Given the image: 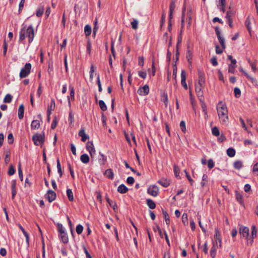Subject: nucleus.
<instances>
[{"instance_id": "nucleus-17", "label": "nucleus", "mask_w": 258, "mask_h": 258, "mask_svg": "<svg viewBox=\"0 0 258 258\" xmlns=\"http://www.w3.org/2000/svg\"><path fill=\"white\" fill-rule=\"evenodd\" d=\"M12 199H14L16 196L17 194L16 190V181L15 180H14L12 181Z\"/></svg>"}, {"instance_id": "nucleus-9", "label": "nucleus", "mask_w": 258, "mask_h": 258, "mask_svg": "<svg viewBox=\"0 0 258 258\" xmlns=\"http://www.w3.org/2000/svg\"><path fill=\"white\" fill-rule=\"evenodd\" d=\"M149 92V87L147 85H145L143 87H140L138 90V93L140 95H147Z\"/></svg>"}, {"instance_id": "nucleus-10", "label": "nucleus", "mask_w": 258, "mask_h": 258, "mask_svg": "<svg viewBox=\"0 0 258 258\" xmlns=\"http://www.w3.org/2000/svg\"><path fill=\"white\" fill-rule=\"evenodd\" d=\"M239 233L241 236L247 238L249 235V228L247 227L241 226L239 228Z\"/></svg>"}, {"instance_id": "nucleus-40", "label": "nucleus", "mask_w": 258, "mask_h": 258, "mask_svg": "<svg viewBox=\"0 0 258 258\" xmlns=\"http://www.w3.org/2000/svg\"><path fill=\"white\" fill-rule=\"evenodd\" d=\"M182 221L184 225L188 224V216L186 213H183L182 216Z\"/></svg>"}, {"instance_id": "nucleus-8", "label": "nucleus", "mask_w": 258, "mask_h": 258, "mask_svg": "<svg viewBox=\"0 0 258 258\" xmlns=\"http://www.w3.org/2000/svg\"><path fill=\"white\" fill-rule=\"evenodd\" d=\"M214 244L219 245V247H221V239L220 237V233L218 229H215V234L214 235Z\"/></svg>"}, {"instance_id": "nucleus-30", "label": "nucleus", "mask_w": 258, "mask_h": 258, "mask_svg": "<svg viewBox=\"0 0 258 258\" xmlns=\"http://www.w3.org/2000/svg\"><path fill=\"white\" fill-rule=\"evenodd\" d=\"M67 195L68 198V199L70 201H74V196L73 193L71 189H68L67 190Z\"/></svg>"}, {"instance_id": "nucleus-2", "label": "nucleus", "mask_w": 258, "mask_h": 258, "mask_svg": "<svg viewBox=\"0 0 258 258\" xmlns=\"http://www.w3.org/2000/svg\"><path fill=\"white\" fill-rule=\"evenodd\" d=\"M34 36V30L32 26H29L28 27H25L22 28L20 32V40H24L26 37L29 39V42H32Z\"/></svg>"}, {"instance_id": "nucleus-1", "label": "nucleus", "mask_w": 258, "mask_h": 258, "mask_svg": "<svg viewBox=\"0 0 258 258\" xmlns=\"http://www.w3.org/2000/svg\"><path fill=\"white\" fill-rule=\"evenodd\" d=\"M218 115L222 124H227L228 122V110L225 104L222 101L218 103L217 106Z\"/></svg>"}, {"instance_id": "nucleus-54", "label": "nucleus", "mask_w": 258, "mask_h": 258, "mask_svg": "<svg viewBox=\"0 0 258 258\" xmlns=\"http://www.w3.org/2000/svg\"><path fill=\"white\" fill-rule=\"evenodd\" d=\"M109 205L114 211L117 209V205L114 201H111L110 202H109Z\"/></svg>"}, {"instance_id": "nucleus-23", "label": "nucleus", "mask_w": 258, "mask_h": 258, "mask_svg": "<svg viewBox=\"0 0 258 258\" xmlns=\"http://www.w3.org/2000/svg\"><path fill=\"white\" fill-rule=\"evenodd\" d=\"M158 182L164 187H168L170 184L169 181L164 178L159 180Z\"/></svg>"}, {"instance_id": "nucleus-26", "label": "nucleus", "mask_w": 258, "mask_h": 258, "mask_svg": "<svg viewBox=\"0 0 258 258\" xmlns=\"http://www.w3.org/2000/svg\"><path fill=\"white\" fill-rule=\"evenodd\" d=\"M44 8L43 6H40L37 11H36V15L37 17H41L44 13Z\"/></svg>"}, {"instance_id": "nucleus-44", "label": "nucleus", "mask_w": 258, "mask_h": 258, "mask_svg": "<svg viewBox=\"0 0 258 258\" xmlns=\"http://www.w3.org/2000/svg\"><path fill=\"white\" fill-rule=\"evenodd\" d=\"M12 99V96L10 94H8L5 96V98L4 99V102L5 103H10L11 102Z\"/></svg>"}, {"instance_id": "nucleus-25", "label": "nucleus", "mask_w": 258, "mask_h": 258, "mask_svg": "<svg viewBox=\"0 0 258 258\" xmlns=\"http://www.w3.org/2000/svg\"><path fill=\"white\" fill-rule=\"evenodd\" d=\"M40 126V124L38 120H34L31 122V127L32 129H38Z\"/></svg>"}, {"instance_id": "nucleus-45", "label": "nucleus", "mask_w": 258, "mask_h": 258, "mask_svg": "<svg viewBox=\"0 0 258 258\" xmlns=\"http://www.w3.org/2000/svg\"><path fill=\"white\" fill-rule=\"evenodd\" d=\"M212 134L216 137L220 135L219 130L217 127H214L212 130Z\"/></svg>"}, {"instance_id": "nucleus-64", "label": "nucleus", "mask_w": 258, "mask_h": 258, "mask_svg": "<svg viewBox=\"0 0 258 258\" xmlns=\"http://www.w3.org/2000/svg\"><path fill=\"white\" fill-rule=\"evenodd\" d=\"M252 171L253 172H257V175H258V162L255 163L253 167Z\"/></svg>"}, {"instance_id": "nucleus-42", "label": "nucleus", "mask_w": 258, "mask_h": 258, "mask_svg": "<svg viewBox=\"0 0 258 258\" xmlns=\"http://www.w3.org/2000/svg\"><path fill=\"white\" fill-rule=\"evenodd\" d=\"M185 7H183L182 12V17H181V29H182L184 27V16H185Z\"/></svg>"}, {"instance_id": "nucleus-32", "label": "nucleus", "mask_w": 258, "mask_h": 258, "mask_svg": "<svg viewBox=\"0 0 258 258\" xmlns=\"http://www.w3.org/2000/svg\"><path fill=\"white\" fill-rule=\"evenodd\" d=\"M84 31L87 36H89L91 33V27L89 25H86L84 28Z\"/></svg>"}, {"instance_id": "nucleus-47", "label": "nucleus", "mask_w": 258, "mask_h": 258, "mask_svg": "<svg viewBox=\"0 0 258 258\" xmlns=\"http://www.w3.org/2000/svg\"><path fill=\"white\" fill-rule=\"evenodd\" d=\"M218 39L219 43L221 45L222 47L223 48V49H225L226 48V44H225V39H224V38H223L222 37H220L219 38H218Z\"/></svg>"}, {"instance_id": "nucleus-34", "label": "nucleus", "mask_w": 258, "mask_h": 258, "mask_svg": "<svg viewBox=\"0 0 258 258\" xmlns=\"http://www.w3.org/2000/svg\"><path fill=\"white\" fill-rule=\"evenodd\" d=\"M139 21L135 19H134L131 22L132 28L134 30H137L138 28Z\"/></svg>"}, {"instance_id": "nucleus-20", "label": "nucleus", "mask_w": 258, "mask_h": 258, "mask_svg": "<svg viewBox=\"0 0 258 258\" xmlns=\"http://www.w3.org/2000/svg\"><path fill=\"white\" fill-rule=\"evenodd\" d=\"M243 166V162L240 160H236L233 163V167L235 169L239 170Z\"/></svg>"}, {"instance_id": "nucleus-36", "label": "nucleus", "mask_w": 258, "mask_h": 258, "mask_svg": "<svg viewBox=\"0 0 258 258\" xmlns=\"http://www.w3.org/2000/svg\"><path fill=\"white\" fill-rule=\"evenodd\" d=\"M162 212H163V214L164 218H165L166 223L167 225H169V223H170V219H169L168 214L167 213V212L166 211H164L163 210H162Z\"/></svg>"}, {"instance_id": "nucleus-27", "label": "nucleus", "mask_w": 258, "mask_h": 258, "mask_svg": "<svg viewBox=\"0 0 258 258\" xmlns=\"http://www.w3.org/2000/svg\"><path fill=\"white\" fill-rule=\"evenodd\" d=\"M59 236L63 243H67L68 242L69 239L66 232L59 234Z\"/></svg>"}, {"instance_id": "nucleus-62", "label": "nucleus", "mask_w": 258, "mask_h": 258, "mask_svg": "<svg viewBox=\"0 0 258 258\" xmlns=\"http://www.w3.org/2000/svg\"><path fill=\"white\" fill-rule=\"evenodd\" d=\"M126 182L129 184H133L135 182L134 178L131 176L128 177L126 179Z\"/></svg>"}, {"instance_id": "nucleus-48", "label": "nucleus", "mask_w": 258, "mask_h": 258, "mask_svg": "<svg viewBox=\"0 0 258 258\" xmlns=\"http://www.w3.org/2000/svg\"><path fill=\"white\" fill-rule=\"evenodd\" d=\"M208 176L206 174H204L202 177V181L201 184L203 187L205 185L206 183L207 182Z\"/></svg>"}, {"instance_id": "nucleus-7", "label": "nucleus", "mask_w": 258, "mask_h": 258, "mask_svg": "<svg viewBox=\"0 0 258 258\" xmlns=\"http://www.w3.org/2000/svg\"><path fill=\"white\" fill-rule=\"evenodd\" d=\"M148 192L152 196L156 197L159 193L158 187L156 185H151L148 188Z\"/></svg>"}, {"instance_id": "nucleus-21", "label": "nucleus", "mask_w": 258, "mask_h": 258, "mask_svg": "<svg viewBox=\"0 0 258 258\" xmlns=\"http://www.w3.org/2000/svg\"><path fill=\"white\" fill-rule=\"evenodd\" d=\"M104 175H106L108 178L111 179H112L114 177L113 170L110 168L108 169L105 171Z\"/></svg>"}, {"instance_id": "nucleus-22", "label": "nucleus", "mask_w": 258, "mask_h": 258, "mask_svg": "<svg viewBox=\"0 0 258 258\" xmlns=\"http://www.w3.org/2000/svg\"><path fill=\"white\" fill-rule=\"evenodd\" d=\"M128 190V188L123 184L120 185L117 188V191L121 194H125Z\"/></svg>"}, {"instance_id": "nucleus-57", "label": "nucleus", "mask_w": 258, "mask_h": 258, "mask_svg": "<svg viewBox=\"0 0 258 258\" xmlns=\"http://www.w3.org/2000/svg\"><path fill=\"white\" fill-rule=\"evenodd\" d=\"M70 91H71V92H70V96H71V97L72 99H74V96H75V90L74 89V87L70 86Z\"/></svg>"}, {"instance_id": "nucleus-16", "label": "nucleus", "mask_w": 258, "mask_h": 258, "mask_svg": "<svg viewBox=\"0 0 258 258\" xmlns=\"http://www.w3.org/2000/svg\"><path fill=\"white\" fill-rule=\"evenodd\" d=\"M79 136L81 137V140L83 142H85L89 139V136L85 134V130L84 129H82L79 131Z\"/></svg>"}, {"instance_id": "nucleus-31", "label": "nucleus", "mask_w": 258, "mask_h": 258, "mask_svg": "<svg viewBox=\"0 0 258 258\" xmlns=\"http://www.w3.org/2000/svg\"><path fill=\"white\" fill-rule=\"evenodd\" d=\"M239 71L243 73L244 75L246 77V78L248 79H249L252 82H253L255 81V79L250 77L243 69L242 68L240 67L239 68Z\"/></svg>"}, {"instance_id": "nucleus-4", "label": "nucleus", "mask_w": 258, "mask_h": 258, "mask_svg": "<svg viewBox=\"0 0 258 258\" xmlns=\"http://www.w3.org/2000/svg\"><path fill=\"white\" fill-rule=\"evenodd\" d=\"M31 69V64L30 63H26L24 68H22L19 76L20 78H24L27 77L30 73Z\"/></svg>"}, {"instance_id": "nucleus-50", "label": "nucleus", "mask_w": 258, "mask_h": 258, "mask_svg": "<svg viewBox=\"0 0 258 258\" xmlns=\"http://www.w3.org/2000/svg\"><path fill=\"white\" fill-rule=\"evenodd\" d=\"M83 230V227L82 225L79 224L76 227V232L78 234H80L82 233Z\"/></svg>"}, {"instance_id": "nucleus-43", "label": "nucleus", "mask_w": 258, "mask_h": 258, "mask_svg": "<svg viewBox=\"0 0 258 258\" xmlns=\"http://www.w3.org/2000/svg\"><path fill=\"white\" fill-rule=\"evenodd\" d=\"M245 26L246 27L248 31L250 32L251 30V27H250V20L249 17H247L246 18V20L245 22Z\"/></svg>"}, {"instance_id": "nucleus-15", "label": "nucleus", "mask_w": 258, "mask_h": 258, "mask_svg": "<svg viewBox=\"0 0 258 258\" xmlns=\"http://www.w3.org/2000/svg\"><path fill=\"white\" fill-rule=\"evenodd\" d=\"M219 247V245L217 244H213V246L210 250V254L212 258H215L216 254L217 248Z\"/></svg>"}, {"instance_id": "nucleus-53", "label": "nucleus", "mask_w": 258, "mask_h": 258, "mask_svg": "<svg viewBox=\"0 0 258 258\" xmlns=\"http://www.w3.org/2000/svg\"><path fill=\"white\" fill-rule=\"evenodd\" d=\"M18 174H19V177H20L21 180L22 181L23 180V173H22V169L21 167L20 164H19V165Z\"/></svg>"}, {"instance_id": "nucleus-39", "label": "nucleus", "mask_w": 258, "mask_h": 258, "mask_svg": "<svg viewBox=\"0 0 258 258\" xmlns=\"http://www.w3.org/2000/svg\"><path fill=\"white\" fill-rule=\"evenodd\" d=\"M248 62L251 66V70L253 72H255L257 70L256 64L255 62H252L250 59H248Z\"/></svg>"}, {"instance_id": "nucleus-52", "label": "nucleus", "mask_w": 258, "mask_h": 258, "mask_svg": "<svg viewBox=\"0 0 258 258\" xmlns=\"http://www.w3.org/2000/svg\"><path fill=\"white\" fill-rule=\"evenodd\" d=\"M91 51V43L90 40H89L87 41V52L89 53V54H90Z\"/></svg>"}, {"instance_id": "nucleus-24", "label": "nucleus", "mask_w": 258, "mask_h": 258, "mask_svg": "<svg viewBox=\"0 0 258 258\" xmlns=\"http://www.w3.org/2000/svg\"><path fill=\"white\" fill-rule=\"evenodd\" d=\"M80 160L83 163L87 164L89 162V157L87 154H83L81 156Z\"/></svg>"}, {"instance_id": "nucleus-14", "label": "nucleus", "mask_w": 258, "mask_h": 258, "mask_svg": "<svg viewBox=\"0 0 258 258\" xmlns=\"http://www.w3.org/2000/svg\"><path fill=\"white\" fill-rule=\"evenodd\" d=\"M205 80L204 75L201 72L199 73V83L198 85L200 86H205Z\"/></svg>"}, {"instance_id": "nucleus-19", "label": "nucleus", "mask_w": 258, "mask_h": 258, "mask_svg": "<svg viewBox=\"0 0 258 258\" xmlns=\"http://www.w3.org/2000/svg\"><path fill=\"white\" fill-rule=\"evenodd\" d=\"M24 106L23 104L20 105L18 109V117L20 119H21L24 117Z\"/></svg>"}, {"instance_id": "nucleus-60", "label": "nucleus", "mask_w": 258, "mask_h": 258, "mask_svg": "<svg viewBox=\"0 0 258 258\" xmlns=\"http://www.w3.org/2000/svg\"><path fill=\"white\" fill-rule=\"evenodd\" d=\"M144 58L143 56H139V65L143 67L144 66Z\"/></svg>"}, {"instance_id": "nucleus-3", "label": "nucleus", "mask_w": 258, "mask_h": 258, "mask_svg": "<svg viewBox=\"0 0 258 258\" xmlns=\"http://www.w3.org/2000/svg\"><path fill=\"white\" fill-rule=\"evenodd\" d=\"M44 133L42 134L37 133L35 134L33 137L32 140L36 146L42 145L44 142Z\"/></svg>"}, {"instance_id": "nucleus-49", "label": "nucleus", "mask_w": 258, "mask_h": 258, "mask_svg": "<svg viewBox=\"0 0 258 258\" xmlns=\"http://www.w3.org/2000/svg\"><path fill=\"white\" fill-rule=\"evenodd\" d=\"M234 93L235 96L236 98L239 97L240 94H241V91L238 88H235L234 89Z\"/></svg>"}, {"instance_id": "nucleus-13", "label": "nucleus", "mask_w": 258, "mask_h": 258, "mask_svg": "<svg viewBox=\"0 0 258 258\" xmlns=\"http://www.w3.org/2000/svg\"><path fill=\"white\" fill-rule=\"evenodd\" d=\"M55 107V104L54 100L53 99H51L50 105L48 106V108H47V114L48 117H49V116L50 115V114H51V111L53 110L54 109Z\"/></svg>"}, {"instance_id": "nucleus-61", "label": "nucleus", "mask_w": 258, "mask_h": 258, "mask_svg": "<svg viewBox=\"0 0 258 258\" xmlns=\"http://www.w3.org/2000/svg\"><path fill=\"white\" fill-rule=\"evenodd\" d=\"M162 100L165 103V105H167L168 102V96L166 94H164L162 95Z\"/></svg>"}, {"instance_id": "nucleus-58", "label": "nucleus", "mask_w": 258, "mask_h": 258, "mask_svg": "<svg viewBox=\"0 0 258 258\" xmlns=\"http://www.w3.org/2000/svg\"><path fill=\"white\" fill-rule=\"evenodd\" d=\"M208 166L210 169H211L214 166V162L212 159H209L208 161Z\"/></svg>"}, {"instance_id": "nucleus-12", "label": "nucleus", "mask_w": 258, "mask_h": 258, "mask_svg": "<svg viewBox=\"0 0 258 258\" xmlns=\"http://www.w3.org/2000/svg\"><path fill=\"white\" fill-rule=\"evenodd\" d=\"M204 87V86H200L199 85L196 86V92L199 99L204 98L203 92L202 90V88Z\"/></svg>"}, {"instance_id": "nucleus-55", "label": "nucleus", "mask_w": 258, "mask_h": 258, "mask_svg": "<svg viewBox=\"0 0 258 258\" xmlns=\"http://www.w3.org/2000/svg\"><path fill=\"white\" fill-rule=\"evenodd\" d=\"M15 172V170L14 167L12 165L10 166V168L8 171V174L9 175H13Z\"/></svg>"}, {"instance_id": "nucleus-5", "label": "nucleus", "mask_w": 258, "mask_h": 258, "mask_svg": "<svg viewBox=\"0 0 258 258\" xmlns=\"http://www.w3.org/2000/svg\"><path fill=\"white\" fill-rule=\"evenodd\" d=\"M86 148L90 153L91 158H94L95 154V149L92 141H88L86 143Z\"/></svg>"}, {"instance_id": "nucleus-51", "label": "nucleus", "mask_w": 258, "mask_h": 258, "mask_svg": "<svg viewBox=\"0 0 258 258\" xmlns=\"http://www.w3.org/2000/svg\"><path fill=\"white\" fill-rule=\"evenodd\" d=\"M180 127L181 131L183 133H185L186 131V126H185V122H184V121L182 120L180 122Z\"/></svg>"}, {"instance_id": "nucleus-29", "label": "nucleus", "mask_w": 258, "mask_h": 258, "mask_svg": "<svg viewBox=\"0 0 258 258\" xmlns=\"http://www.w3.org/2000/svg\"><path fill=\"white\" fill-rule=\"evenodd\" d=\"M227 154L230 157H233L235 155V151L233 148H229L227 150Z\"/></svg>"}, {"instance_id": "nucleus-59", "label": "nucleus", "mask_w": 258, "mask_h": 258, "mask_svg": "<svg viewBox=\"0 0 258 258\" xmlns=\"http://www.w3.org/2000/svg\"><path fill=\"white\" fill-rule=\"evenodd\" d=\"M235 68H236V66L229 65L228 72L232 73V74H234V72H235Z\"/></svg>"}, {"instance_id": "nucleus-6", "label": "nucleus", "mask_w": 258, "mask_h": 258, "mask_svg": "<svg viewBox=\"0 0 258 258\" xmlns=\"http://www.w3.org/2000/svg\"><path fill=\"white\" fill-rule=\"evenodd\" d=\"M56 197L55 192L52 190H48L45 195V198L49 202L51 203L53 201Z\"/></svg>"}, {"instance_id": "nucleus-28", "label": "nucleus", "mask_w": 258, "mask_h": 258, "mask_svg": "<svg viewBox=\"0 0 258 258\" xmlns=\"http://www.w3.org/2000/svg\"><path fill=\"white\" fill-rule=\"evenodd\" d=\"M147 204L148 206V207L151 209H154L156 207V204L155 202L151 199H148L147 200Z\"/></svg>"}, {"instance_id": "nucleus-33", "label": "nucleus", "mask_w": 258, "mask_h": 258, "mask_svg": "<svg viewBox=\"0 0 258 258\" xmlns=\"http://www.w3.org/2000/svg\"><path fill=\"white\" fill-rule=\"evenodd\" d=\"M235 11L234 10H229L227 12L226 18L232 19L233 16L235 15Z\"/></svg>"}, {"instance_id": "nucleus-46", "label": "nucleus", "mask_w": 258, "mask_h": 258, "mask_svg": "<svg viewBox=\"0 0 258 258\" xmlns=\"http://www.w3.org/2000/svg\"><path fill=\"white\" fill-rule=\"evenodd\" d=\"M251 235L252 238L256 237V228L255 225H252L251 227Z\"/></svg>"}, {"instance_id": "nucleus-35", "label": "nucleus", "mask_w": 258, "mask_h": 258, "mask_svg": "<svg viewBox=\"0 0 258 258\" xmlns=\"http://www.w3.org/2000/svg\"><path fill=\"white\" fill-rule=\"evenodd\" d=\"M201 103L203 111L204 112L205 115H207V106L205 103L203 99H199Z\"/></svg>"}, {"instance_id": "nucleus-63", "label": "nucleus", "mask_w": 258, "mask_h": 258, "mask_svg": "<svg viewBox=\"0 0 258 258\" xmlns=\"http://www.w3.org/2000/svg\"><path fill=\"white\" fill-rule=\"evenodd\" d=\"M139 76L142 78L145 79L147 76V74L145 72L139 71L138 73Z\"/></svg>"}, {"instance_id": "nucleus-11", "label": "nucleus", "mask_w": 258, "mask_h": 258, "mask_svg": "<svg viewBox=\"0 0 258 258\" xmlns=\"http://www.w3.org/2000/svg\"><path fill=\"white\" fill-rule=\"evenodd\" d=\"M181 84L185 89H187V86L186 83V73L184 70H182L181 73Z\"/></svg>"}, {"instance_id": "nucleus-18", "label": "nucleus", "mask_w": 258, "mask_h": 258, "mask_svg": "<svg viewBox=\"0 0 258 258\" xmlns=\"http://www.w3.org/2000/svg\"><path fill=\"white\" fill-rule=\"evenodd\" d=\"M106 157L101 153H99V156L98 157V162L100 164L104 165L106 162Z\"/></svg>"}, {"instance_id": "nucleus-41", "label": "nucleus", "mask_w": 258, "mask_h": 258, "mask_svg": "<svg viewBox=\"0 0 258 258\" xmlns=\"http://www.w3.org/2000/svg\"><path fill=\"white\" fill-rule=\"evenodd\" d=\"M236 198L237 201L241 204L242 205L243 204L242 201V195L238 193V192H236Z\"/></svg>"}, {"instance_id": "nucleus-38", "label": "nucleus", "mask_w": 258, "mask_h": 258, "mask_svg": "<svg viewBox=\"0 0 258 258\" xmlns=\"http://www.w3.org/2000/svg\"><path fill=\"white\" fill-rule=\"evenodd\" d=\"M99 105L102 111H105L107 110V106L103 100H100L99 101Z\"/></svg>"}, {"instance_id": "nucleus-37", "label": "nucleus", "mask_w": 258, "mask_h": 258, "mask_svg": "<svg viewBox=\"0 0 258 258\" xmlns=\"http://www.w3.org/2000/svg\"><path fill=\"white\" fill-rule=\"evenodd\" d=\"M174 172L176 177L180 178L179 176L180 169L179 167L176 165H174Z\"/></svg>"}, {"instance_id": "nucleus-56", "label": "nucleus", "mask_w": 258, "mask_h": 258, "mask_svg": "<svg viewBox=\"0 0 258 258\" xmlns=\"http://www.w3.org/2000/svg\"><path fill=\"white\" fill-rule=\"evenodd\" d=\"M8 143L10 144H11L13 143L14 139H13V136L12 134L11 133V134H9V135L8 136Z\"/></svg>"}]
</instances>
